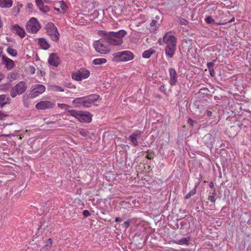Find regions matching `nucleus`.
<instances>
[{
    "mask_svg": "<svg viewBox=\"0 0 251 251\" xmlns=\"http://www.w3.org/2000/svg\"><path fill=\"white\" fill-rule=\"evenodd\" d=\"M159 90L164 93V94L166 93V89L164 85H161L160 87H159Z\"/></svg>",
    "mask_w": 251,
    "mask_h": 251,
    "instance_id": "nucleus-43",
    "label": "nucleus"
},
{
    "mask_svg": "<svg viewBox=\"0 0 251 251\" xmlns=\"http://www.w3.org/2000/svg\"><path fill=\"white\" fill-rule=\"evenodd\" d=\"M107 62V60L104 58H96L93 60L92 62L94 64L98 65H101Z\"/></svg>",
    "mask_w": 251,
    "mask_h": 251,
    "instance_id": "nucleus-28",
    "label": "nucleus"
},
{
    "mask_svg": "<svg viewBox=\"0 0 251 251\" xmlns=\"http://www.w3.org/2000/svg\"><path fill=\"white\" fill-rule=\"evenodd\" d=\"M130 223V221L129 220H128L125 221L124 223V224L122 225V226L125 227L126 229L129 227Z\"/></svg>",
    "mask_w": 251,
    "mask_h": 251,
    "instance_id": "nucleus-41",
    "label": "nucleus"
},
{
    "mask_svg": "<svg viewBox=\"0 0 251 251\" xmlns=\"http://www.w3.org/2000/svg\"><path fill=\"white\" fill-rule=\"evenodd\" d=\"M143 134V132L139 130H137L133 132L129 136V139L130 142L132 143V145L136 147L138 145V139L139 138L140 136Z\"/></svg>",
    "mask_w": 251,
    "mask_h": 251,
    "instance_id": "nucleus-14",
    "label": "nucleus"
},
{
    "mask_svg": "<svg viewBox=\"0 0 251 251\" xmlns=\"http://www.w3.org/2000/svg\"><path fill=\"white\" fill-rule=\"evenodd\" d=\"M155 18H156V20L157 21V20H159L160 17H159V16H156L155 17Z\"/></svg>",
    "mask_w": 251,
    "mask_h": 251,
    "instance_id": "nucleus-55",
    "label": "nucleus"
},
{
    "mask_svg": "<svg viewBox=\"0 0 251 251\" xmlns=\"http://www.w3.org/2000/svg\"><path fill=\"white\" fill-rule=\"evenodd\" d=\"M203 142L207 147L212 148L214 142V139L211 134H207L203 138Z\"/></svg>",
    "mask_w": 251,
    "mask_h": 251,
    "instance_id": "nucleus-19",
    "label": "nucleus"
},
{
    "mask_svg": "<svg viewBox=\"0 0 251 251\" xmlns=\"http://www.w3.org/2000/svg\"><path fill=\"white\" fill-rule=\"evenodd\" d=\"M48 62L50 65L54 67H57L60 63V59L58 55L55 53H51L48 58Z\"/></svg>",
    "mask_w": 251,
    "mask_h": 251,
    "instance_id": "nucleus-16",
    "label": "nucleus"
},
{
    "mask_svg": "<svg viewBox=\"0 0 251 251\" xmlns=\"http://www.w3.org/2000/svg\"><path fill=\"white\" fill-rule=\"evenodd\" d=\"M209 73H210V75L213 77L215 76V72L214 70V69H211V70H209Z\"/></svg>",
    "mask_w": 251,
    "mask_h": 251,
    "instance_id": "nucleus-47",
    "label": "nucleus"
},
{
    "mask_svg": "<svg viewBox=\"0 0 251 251\" xmlns=\"http://www.w3.org/2000/svg\"><path fill=\"white\" fill-rule=\"evenodd\" d=\"M234 20V18H232V19L229 21V22H231L233 21Z\"/></svg>",
    "mask_w": 251,
    "mask_h": 251,
    "instance_id": "nucleus-57",
    "label": "nucleus"
},
{
    "mask_svg": "<svg viewBox=\"0 0 251 251\" xmlns=\"http://www.w3.org/2000/svg\"><path fill=\"white\" fill-rule=\"evenodd\" d=\"M100 98V96L96 94L90 95L84 97V107H89L91 106L95 102L97 101Z\"/></svg>",
    "mask_w": 251,
    "mask_h": 251,
    "instance_id": "nucleus-11",
    "label": "nucleus"
},
{
    "mask_svg": "<svg viewBox=\"0 0 251 251\" xmlns=\"http://www.w3.org/2000/svg\"><path fill=\"white\" fill-rule=\"evenodd\" d=\"M7 52L12 57H16L17 55V51L10 47L7 48L6 49Z\"/></svg>",
    "mask_w": 251,
    "mask_h": 251,
    "instance_id": "nucleus-31",
    "label": "nucleus"
},
{
    "mask_svg": "<svg viewBox=\"0 0 251 251\" xmlns=\"http://www.w3.org/2000/svg\"><path fill=\"white\" fill-rule=\"evenodd\" d=\"M55 106V103L52 101L43 100L38 102L35 107L38 110H46L52 108Z\"/></svg>",
    "mask_w": 251,
    "mask_h": 251,
    "instance_id": "nucleus-10",
    "label": "nucleus"
},
{
    "mask_svg": "<svg viewBox=\"0 0 251 251\" xmlns=\"http://www.w3.org/2000/svg\"><path fill=\"white\" fill-rule=\"evenodd\" d=\"M12 31L21 38H23L25 37V32L24 29L20 26L18 24H15L13 26Z\"/></svg>",
    "mask_w": 251,
    "mask_h": 251,
    "instance_id": "nucleus-18",
    "label": "nucleus"
},
{
    "mask_svg": "<svg viewBox=\"0 0 251 251\" xmlns=\"http://www.w3.org/2000/svg\"><path fill=\"white\" fill-rule=\"evenodd\" d=\"M160 26V24L156 20H152L150 24V31L153 32L157 30Z\"/></svg>",
    "mask_w": 251,
    "mask_h": 251,
    "instance_id": "nucleus-24",
    "label": "nucleus"
},
{
    "mask_svg": "<svg viewBox=\"0 0 251 251\" xmlns=\"http://www.w3.org/2000/svg\"><path fill=\"white\" fill-rule=\"evenodd\" d=\"M71 116L76 118L81 123H90L92 121V116L89 112L71 110L68 111Z\"/></svg>",
    "mask_w": 251,
    "mask_h": 251,
    "instance_id": "nucleus-4",
    "label": "nucleus"
},
{
    "mask_svg": "<svg viewBox=\"0 0 251 251\" xmlns=\"http://www.w3.org/2000/svg\"><path fill=\"white\" fill-rule=\"evenodd\" d=\"M206 114L207 116L208 117H213L214 118L215 117V116L213 115L212 112L211 111H207L206 112Z\"/></svg>",
    "mask_w": 251,
    "mask_h": 251,
    "instance_id": "nucleus-44",
    "label": "nucleus"
},
{
    "mask_svg": "<svg viewBox=\"0 0 251 251\" xmlns=\"http://www.w3.org/2000/svg\"><path fill=\"white\" fill-rule=\"evenodd\" d=\"M209 92V90L207 88L203 87L200 89L199 91V93L201 94L207 95Z\"/></svg>",
    "mask_w": 251,
    "mask_h": 251,
    "instance_id": "nucleus-36",
    "label": "nucleus"
},
{
    "mask_svg": "<svg viewBox=\"0 0 251 251\" xmlns=\"http://www.w3.org/2000/svg\"><path fill=\"white\" fill-rule=\"evenodd\" d=\"M40 28L41 26L39 23L35 18H31L26 25V31L32 34L36 33Z\"/></svg>",
    "mask_w": 251,
    "mask_h": 251,
    "instance_id": "nucleus-8",
    "label": "nucleus"
},
{
    "mask_svg": "<svg viewBox=\"0 0 251 251\" xmlns=\"http://www.w3.org/2000/svg\"><path fill=\"white\" fill-rule=\"evenodd\" d=\"M6 39H7V41H8V42L11 41V38L9 37H7Z\"/></svg>",
    "mask_w": 251,
    "mask_h": 251,
    "instance_id": "nucleus-56",
    "label": "nucleus"
},
{
    "mask_svg": "<svg viewBox=\"0 0 251 251\" xmlns=\"http://www.w3.org/2000/svg\"><path fill=\"white\" fill-rule=\"evenodd\" d=\"M19 75L17 73L11 72L7 75V79L10 81L12 82L18 79Z\"/></svg>",
    "mask_w": 251,
    "mask_h": 251,
    "instance_id": "nucleus-27",
    "label": "nucleus"
},
{
    "mask_svg": "<svg viewBox=\"0 0 251 251\" xmlns=\"http://www.w3.org/2000/svg\"><path fill=\"white\" fill-rule=\"evenodd\" d=\"M209 186L211 188H214V183L213 182H210L209 184Z\"/></svg>",
    "mask_w": 251,
    "mask_h": 251,
    "instance_id": "nucleus-50",
    "label": "nucleus"
},
{
    "mask_svg": "<svg viewBox=\"0 0 251 251\" xmlns=\"http://www.w3.org/2000/svg\"><path fill=\"white\" fill-rule=\"evenodd\" d=\"M35 3L38 9L42 13L46 14L50 11V8L49 6L44 5L42 0H35Z\"/></svg>",
    "mask_w": 251,
    "mask_h": 251,
    "instance_id": "nucleus-17",
    "label": "nucleus"
},
{
    "mask_svg": "<svg viewBox=\"0 0 251 251\" xmlns=\"http://www.w3.org/2000/svg\"><path fill=\"white\" fill-rule=\"evenodd\" d=\"M33 7V5L31 3H28L27 5V7L29 9H32Z\"/></svg>",
    "mask_w": 251,
    "mask_h": 251,
    "instance_id": "nucleus-48",
    "label": "nucleus"
},
{
    "mask_svg": "<svg viewBox=\"0 0 251 251\" xmlns=\"http://www.w3.org/2000/svg\"><path fill=\"white\" fill-rule=\"evenodd\" d=\"M162 42L166 45L165 49L166 56L170 58H172L176 50V38L172 34L171 31H169L165 33L162 40L159 39L158 43L160 45L163 44Z\"/></svg>",
    "mask_w": 251,
    "mask_h": 251,
    "instance_id": "nucleus-2",
    "label": "nucleus"
},
{
    "mask_svg": "<svg viewBox=\"0 0 251 251\" xmlns=\"http://www.w3.org/2000/svg\"><path fill=\"white\" fill-rule=\"evenodd\" d=\"M190 240V237H183L179 240H177L175 241V243L176 244L180 245H188L189 244V241Z\"/></svg>",
    "mask_w": 251,
    "mask_h": 251,
    "instance_id": "nucleus-25",
    "label": "nucleus"
},
{
    "mask_svg": "<svg viewBox=\"0 0 251 251\" xmlns=\"http://www.w3.org/2000/svg\"><path fill=\"white\" fill-rule=\"evenodd\" d=\"M93 47L97 52L101 54H107L111 50L110 46L107 43L105 37H101L100 39L95 41L93 43Z\"/></svg>",
    "mask_w": 251,
    "mask_h": 251,
    "instance_id": "nucleus-3",
    "label": "nucleus"
},
{
    "mask_svg": "<svg viewBox=\"0 0 251 251\" xmlns=\"http://www.w3.org/2000/svg\"><path fill=\"white\" fill-rule=\"evenodd\" d=\"M216 190L214 189L212 192V195L209 196L208 199L210 201L214 203L216 201V199L215 198Z\"/></svg>",
    "mask_w": 251,
    "mask_h": 251,
    "instance_id": "nucleus-35",
    "label": "nucleus"
},
{
    "mask_svg": "<svg viewBox=\"0 0 251 251\" xmlns=\"http://www.w3.org/2000/svg\"><path fill=\"white\" fill-rule=\"evenodd\" d=\"M155 52V50L152 49H150L148 50L144 51L142 53V57L144 58L148 59L149 58L151 55L153 54Z\"/></svg>",
    "mask_w": 251,
    "mask_h": 251,
    "instance_id": "nucleus-26",
    "label": "nucleus"
},
{
    "mask_svg": "<svg viewBox=\"0 0 251 251\" xmlns=\"http://www.w3.org/2000/svg\"><path fill=\"white\" fill-rule=\"evenodd\" d=\"M7 117V115L0 111V120H3Z\"/></svg>",
    "mask_w": 251,
    "mask_h": 251,
    "instance_id": "nucleus-45",
    "label": "nucleus"
},
{
    "mask_svg": "<svg viewBox=\"0 0 251 251\" xmlns=\"http://www.w3.org/2000/svg\"><path fill=\"white\" fill-rule=\"evenodd\" d=\"M205 22L208 24H212V25H224V23L222 24H217L215 22V20L211 17V16H207L205 18Z\"/></svg>",
    "mask_w": 251,
    "mask_h": 251,
    "instance_id": "nucleus-29",
    "label": "nucleus"
},
{
    "mask_svg": "<svg viewBox=\"0 0 251 251\" xmlns=\"http://www.w3.org/2000/svg\"><path fill=\"white\" fill-rule=\"evenodd\" d=\"M216 61V60H213L212 62H210L207 63V67L209 70L213 69V68L214 66V62Z\"/></svg>",
    "mask_w": 251,
    "mask_h": 251,
    "instance_id": "nucleus-39",
    "label": "nucleus"
},
{
    "mask_svg": "<svg viewBox=\"0 0 251 251\" xmlns=\"http://www.w3.org/2000/svg\"><path fill=\"white\" fill-rule=\"evenodd\" d=\"M79 131L80 135L84 137H87L88 135V131L85 129L81 128Z\"/></svg>",
    "mask_w": 251,
    "mask_h": 251,
    "instance_id": "nucleus-37",
    "label": "nucleus"
},
{
    "mask_svg": "<svg viewBox=\"0 0 251 251\" xmlns=\"http://www.w3.org/2000/svg\"><path fill=\"white\" fill-rule=\"evenodd\" d=\"M1 63L5 66V68L7 70H11L15 66V63L13 60L9 58L5 55H2L1 56Z\"/></svg>",
    "mask_w": 251,
    "mask_h": 251,
    "instance_id": "nucleus-15",
    "label": "nucleus"
},
{
    "mask_svg": "<svg viewBox=\"0 0 251 251\" xmlns=\"http://www.w3.org/2000/svg\"><path fill=\"white\" fill-rule=\"evenodd\" d=\"M47 34L50 36V39L55 42L59 40V33L56 27L52 23H48L45 26Z\"/></svg>",
    "mask_w": 251,
    "mask_h": 251,
    "instance_id": "nucleus-6",
    "label": "nucleus"
},
{
    "mask_svg": "<svg viewBox=\"0 0 251 251\" xmlns=\"http://www.w3.org/2000/svg\"><path fill=\"white\" fill-rule=\"evenodd\" d=\"M179 23L182 25H186L188 24V22L183 18H180Z\"/></svg>",
    "mask_w": 251,
    "mask_h": 251,
    "instance_id": "nucleus-40",
    "label": "nucleus"
},
{
    "mask_svg": "<svg viewBox=\"0 0 251 251\" xmlns=\"http://www.w3.org/2000/svg\"><path fill=\"white\" fill-rule=\"evenodd\" d=\"M2 53V49L1 47L0 46V57H1Z\"/></svg>",
    "mask_w": 251,
    "mask_h": 251,
    "instance_id": "nucleus-52",
    "label": "nucleus"
},
{
    "mask_svg": "<svg viewBox=\"0 0 251 251\" xmlns=\"http://www.w3.org/2000/svg\"><path fill=\"white\" fill-rule=\"evenodd\" d=\"M121 218H120V217L116 218V219H115V222H121Z\"/></svg>",
    "mask_w": 251,
    "mask_h": 251,
    "instance_id": "nucleus-51",
    "label": "nucleus"
},
{
    "mask_svg": "<svg viewBox=\"0 0 251 251\" xmlns=\"http://www.w3.org/2000/svg\"><path fill=\"white\" fill-rule=\"evenodd\" d=\"M98 34L101 37H105L110 46H118L123 44V38L126 35L127 32L123 29L117 32L99 30Z\"/></svg>",
    "mask_w": 251,
    "mask_h": 251,
    "instance_id": "nucleus-1",
    "label": "nucleus"
},
{
    "mask_svg": "<svg viewBox=\"0 0 251 251\" xmlns=\"http://www.w3.org/2000/svg\"><path fill=\"white\" fill-rule=\"evenodd\" d=\"M113 60L116 62H126L134 57V54L129 50L117 52L113 53Z\"/></svg>",
    "mask_w": 251,
    "mask_h": 251,
    "instance_id": "nucleus-5",
    "label": "nucleus"
},
{
    "mask_svg": "<svg viewBox=\"0 0 251 251\" xmlns=\"http://www.w3.org/2000/svg\"><path fill=\"white\" fill-rule=\"evenodd\" d=\"M51 90L55 92H64V90L63 88H61V87L57 86V85H52L51 86Z\"/></svg>",
    "mask_w": 251,
    "mask_h": 251,
    "instance_id": "nucleus-33",
    "label": "nucleus"
},
{
    "mask_svg": "<svg viewBox=\"0 0 251 251\" xmlns=\"http://www.w3.org/2000/svg\"><path fill=\"white\" fill-rule=\"evenodd\" d=\"M57 4L58 5V6L60 8V9L62 10V12L64 13L66 12L67 9V6L65 3L64 1L61 0L57 2Z\"/></svg>",
    "mask_w": 251,
    "mask_h": 251,
    "instance_id": "nucleus-30",
    "label": "nucleus"
},
{
    "mask_svg": "<svg viewBox=\"0 0 251 251\" xmlns=\"http://www.w3.org/2000/svg\"><path fill=\"white\" fill-rule=\"evenodd\" d=\"M31 74H34L35 72V69L34 67H30Z\"/></svg>",
    "mask_w": 251,
    "mask_h": 251,
    "instance_id": "nucleus-49",
    "label": "nucleus"
},
{
    "mask_svg": "<svg viewBox=\"0 0 251 251\" xmlns=\"http://www.w3.org/2000/svg\"><path fill=\"white\" fill-rule=\"evenodd\" d=\"M188 123L191 126H193L194 125V124L196 123V122L195 121L192 120L191 119H189L188 120Z\"/></svg>",
    "mask_w": 251,
    "mask_h": 251,
    "instance_id": "nucleus-46",
    "label": "nucleus"
},
{
    "mask_svg": "<svg viewBox=\"0 0 251 251\" xmlns=\"http://www.w3.org/2000/svg\"><path fill=\"white\" fill-rule=\"evenodd\" d=\"M27 84L24 81H21L14 86L10 91V96L12 98H15L17 95L24 93L27 89Z\"/></svg>",
    "mask_w": 251,
    "mask_h": 251,
    "instance_id": "nucleus-7",
    "label": "nucleus"
},
{
    "mask_svg": "<svg viewBox=\"0 0 251 251\" xmlns=\"http://www.w3.org/2000/svg\"><path fill=\"white\" fill-rule=\"evenodd\" d=\"M13 5L12 0H0V7L1 8H9Z\"/></svg>",
    "mask_w": 251,
    "mask_h": 251,
    "instance_id": "nucleus-22",
    "label": "nucleus"
},
{
    "mask_svg": "<svg viewBox=\"0 0 251 251\" xmlns=\"http://www.w3.org/2000/svg\"><path fill=\"white\" fill-rule=\"evenodd\" d=\"M58 105L60 108L64 109L66 110H68V111L69 110V108H70V106L66 104L58 103Z\"/></svg>",
    "mask_w": 251,
    "mask_h": 251,
    "instance_id": "nucleus-38",
    "label": "nucleus"
},
{
    "mask_svg": "<svg viewBox=\"0 0 251 251\" xmlns=\"http://www.w3.org/2000/svg\"><path fill=\"white\" fill-rule=\"evenodd\" d=\"M54 10L57 12H59L60 11V9L59 8H56V7H54Z\"/></svg>",
    "mask_w": 251,
    "mask_h": 251,
    "instance_id": "nucleus-54",
    "label": "nucleus"
},
{
    "mask_svg": "<svg viewBox=\"0 0 251 251\" xmlns=\"http://www.w3.org/2000/svg\"><path fill=\"white\" fill-rule=\"evenodd\" d=\"M9 98L8 96L6 95H0V107H3L4 105L6 104L9 103Z\"/></svg>",
    "mask_w": 251,
    "mask_h": 251,
    "instance_id": "nucleus-23",
    "label": "nucleus"
},
{
    "mask_svg": "<svg viewBox=\"0 0 251 251\" xmlns=\"http://www.w3.org/2000/svg\"><path fill=\"white\" fill-rule=\"evenodd\" d=\"M84 97L77 98L75 99L72 102L75 107H84Z\"/></svg>",
    "mask_w": 251,
    "mask_h": 251,
    "instance_id": "nucleus-21",
    "label": "nucleus"
},
{
    "mask_svg": "<svg viewBox=\"0 0 251 251\" xmlns=\"http://www.w3.org/2000/svg\"><path fill=\"white\" fill-rule=\"evenodd\" d=\"M17 11L16 12V14H15V15H17L18 13L20 11V8L19 7H17Z\"/></svg>",
    "mask_w": 251,
    "mask_h": 251,
    "instance_id": "nucleus-53",
    "label": "nucleus"
},
{
    "mask_svg": "<svg viewBox=\"0 0 251 251\" xmlns=\"http://www.w3.org/2000/svg\"><path fill=\"white\" fill-rule=\"evenodd\" d=\"M197 185H195L194 188L192 189L186 196L185 197V199H190L192 196H194L196 193V189L197 187Z\"/></svg>",
    "mask_w": 251,
    "mask_h": 251,
    "instance_id": "nucleus-32",
    "label": "nucleus"
},
{
    "mask_svg": "<svg viewBox=\"0 0 251 251\" xmlns=\"http://www.w3.org/2000/svg\"><path fill=\"white\" fill-rule=\"evenodd\" d=\"M38 44L42 49L44 50L49 49L50 47L48 40L44 38H39L38 40Z\"/></svg>",
    "mask_w": 251,
    "mask_h": 251,
    "instance_id": "nucleus-20",
    "label": "nucleus"
},
{
    "mask_svg": "<svg viewBox=\"0 0 251 251\" xmlns=\"http://www.w3.org/2000/svg\"><path fill=\"white\" fill-rule=\"evenodd\" d=\"M45 90V86L43 84H35L33 86V89L31 92V96L32 98L37 97L43 93Z\"/></svg>",
    "mask_w": 251,
    "mask_h": 251,
    "instance_id": "nucleus-12",
    "label": "nucleus"
},
{
    "mask_svg": "<svg viewBox=\"0 0 251 251\" xmlns=\"http://www.w3.org/2000/svg\"><path fill=\"white\" fill-rule=\"evenodd\" d=\"M83 215L85 217H87L90 215V213L88 210H84L83 211Z\"/></svg>",
    "mask_w": 251,
    "mask_h": 251,
    "instance_id": "nucleus-42",
    "label": "nucleus"
},
{
    "mask_svg": "<svg viewBox=\"0 0 251 251\" xmlns=\"http://www.w3.org/2000/svg\"><path fill=\"white\" fill-rule=\"evenodd\" d=\"M169 84L173 86L176 85L177 83V75L176 71L174 68H171L169 69Z\"/></svg>",
    "mask_w": 251,
    "mask_h": 251,
    "instance_id": "nucleus-13",
    "label": "nucleus"
},
{
    "mask_svg": "<svg viewBox=\"0 0 251 251\" xmlns=\"http://www.w3.org/2000/svg\"><path fill=\"white\" fill-rule=\"evenodd\" d=\"M51 246L52 240L50 238L46 242L44 248L46 250H48L49 249L51 248Z\"/></svg>",
    "mask_w": 251,
    "mask_h": 251,
    "instance_id": "nucleus-34",
    "label": "nucleus"
},
{
    "mask_svg": "<svg viewBox=\"0 0 251 251\" xmlns=\"http://www.w3.org/2000/svg\"><path fill=\"white\" fill-rule=\"evenodd\" d=\"M90 75L89 71L85 69H81L75 73L72 74V77L76 81H81L88 78Z\"/></svg>",
    "mask_w": 251,
    "mask_h": 251,
    "instance_id": "nucleus-9",
    "label": "nucleus"
}]
</instances>
